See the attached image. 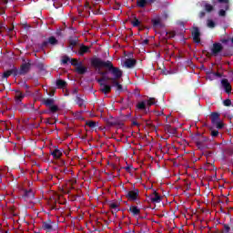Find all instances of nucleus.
Listing matches in <instances>:
<instances>
[{"label": "nucleus", "mask_w": 233, "mask_h": 233, "mask_svg": "<svg viewBox=\"0 0 233 233\" xmlns=\"http://www.w3.org/2000/svg\"><path fill=\"white\" fill-rule=\"evenodd\" d=\"M90 63L93 68H107L113 76V77H109V81L111 82L114 80L117 81V79H121V77H123V71L120 70L119 67L114 66V64H112V61L110 60L104 61L97 56H94L90 59Z\"/></svg>", "instance_id": "f257e3e1"}, {"label": "nucleus", "mask_w": 233, "mask_h": 233, "mask_svg": "<svg viewBox=\"0 0 233 233\" xmlns=\"http://www.w3.org/2000/svg\"><path fill=\"white\" fill-rule=\"evenodd\" d=\"M56 227H57V225H56V222L52 221L50 218L42 222V230H45L46 232H54Z\"/></svg>", "instance_id": "f03ea898"}, {"label": "nucleus", "mask_w": 233, "mask_h": 233, "mask_svg": "<svg viewBox=\"0 0 233 233\" xmlns=\"http://www.w3.org/2000/svg\"><path fill=\"white\" fill-rule=\"evenodd\" d=\"M30 68H32V64L30 62L22 64L20 69H17V76H26V74L30 72Z\"/></svg>", "instance_id": "7ed1b4c3"}, {"label": "nucleus", "mask_w": 233, "mask_h": 233, "mask_svg": "<svg viewBox=\"0 0 233 233\" xmlns=\"http://www.w3.org/2000/svg\"><path fill=\"white\" fill-rule=\"evenodd\" d=\"M22 198L24 201H26V203H32V200H34L35 198V194L32 191V189H25Z\"/></svg>", "instance_id": "20e7f679"}, {"label": "nucleus", "mask_w": 233, "mask_h": 233, "mask_svg": "<svg viewBox=\"0 0 233 233\" xmlns=\"http://www.w3.org/2000/svg\"><path fill=\"white\" fill-rule=\"evenodd\" d=\"M103 68H95V70H97V74H99V76H102L101 78L97 79V83H99V85H103V82L105 81H110V76H107L108 72L106 71H102Z\"/></svg>", "instance_id": "39448f33"}, {"label": "nucleus", "mask_w": 233, "mask_h": 233, "mask_svg": "<svg viewBox=\"0 0 233 233\" xmlns=\"http://www.w3.org/2000/svg\"><path fill=\"white\" fill-rule=\"evenodd\" d=\"M126 198L128 201H137V198H139V189L135 188L134 190L127 191Z\"/></svg>", "instance_id": "423d86ee"}, {"label": "nucleus", "mask_w": 233, "mask_h": 233, "mask_svg": "<svg viewBox=\"0 0 233 233\" xmlns=\"http://www.w3.org/2000/svg\"><path fill=\"white\" fill-rule=\"evenodd\" d=\"M74 54H76V56L83 57L85 54H90V46H86L85 44H81L78 51H74Z\"/></svg>", "instance_id": "0eeeda50"}, {"label": "nucleus", "mask_w": 233, "mask_h": 233, "mask_svg": "<svg viewBox=\"0 0 233 233\" xmlns=\"http://www.w3.org/2000/svg\"><path fill=\"white\" fill-rule=\"evenodd\" d=\"M191 35H192L194 43H197L198 45H199V43H201V32H199V27H193V30L191 31Z\"/></svg>", "instance_id": "6e6552de"}, {"label": "nucleus", "mask_w": 233, "mask_h": 233, "mask_svg": "<svg viewBox=\"0 0 233 233\" xmlns=\"http://www.w3.org/2000/svg\"><path fill=\"white\" fill-rule=\"evenodd\" d=\"M68 48H70L73 53L76 52V49H74V47L79 45V38L77 36H70L68 40Z\"/></svg>", "instance_id": "1a4fd4ad"}, {"label": "nucleus", "mask_w": 233, "mask_h": 233, "mask_svg": "<svg viewBox=\"0 0 233 233\" xmlns=\"http://www.w3.org/2000/svg\"><path fill=\"white\" fill-rule=\"evenodd\" d=\"M221 86H222V88H224L226 94L232 93V86L230 85V82H228V79H227V78L222 79Z\"/></svg>", "instance_id": "9d476101"}, {"label": "nucleus", "mask_w": 233, "mask_h": 233, "mask_svg": "<svg viewBox=\"0 0 233 233\" xmlns=\"http://www.w3.org/2000/svg\"><path fill=\"white\" fill-rule=\"evenodd\" d=\"M57 43H58V41L56 39L55 36H50L48 38V41H44L41 44V48H42V50H45V48H46L48 46V45L56 46V45H57Z\"/></svg>", "instance_id": "9b49d317"}, {"label": "nucleus", "mask_w": 233, "mask_h": 233, "mask_svg": "<svg viewBox=\"0 0 233 233\" xmlns=\"http://www.w3.org/2000/svg\"><path fill=\"white\" fill-rule=\"evenodd\" d=\"M220 52H223V45L221 43L213 44V47L211 48L212 56H218Z\"/></svg>", "instance_id": "f8f14e48"}, {"label": "nucleus", "mask_w": 233, "mask_h": 233, "mask_svg": "<svg viewBox=\"0 0 233 233\" xmlns=\"http://www.w3.org/2000/svg\"><path fill=\"white\" fill-rule=\"evenodd\" d=\"M10 76H14L15 77H16L17 75V67L14 66L13 68L5 71L3 74V78L4 79H7V77H10Z\"/></svg>", "instance_id": "ddd939ff"}, {"label": "nucleus", "mask_w": 233, "mask_h": 233, "mask_svg": "<svg viewBox=\"0 0 233 233\" xmlns=\"http://www.w3.org/2000/svg\"><path fill=\"white\" fill-rule=\"evenodd\" d=\"M151 203H161L162 198L157 193V191L154 190V192L149 196Z\"/></svg>", "instance_id": "4468645a"}, {"label": "nucleus", "mask_w": 233, "mask_h": 233, "mask_svg": "<svg viewBox=\"0 0 233 233\" xmlns=\"http://www.w3.org/2000/svg\"><path fill=\"white\" fill-rule=\"evenodd\" d=\"M156 0H137V6L138 8H145L147 5H154Z\"/></svg>", "instance_id": "2eb2a0df"}, {"label": "nucleus", "mask_w": 233, "mask_h": 233, "mask_svg": "<svg viewBox=\"0 0 233 233\" xmlns=\"http://www.w3.org/2000/svg\"><path fill=\"white\" fill-rule=\"evenodd\" d=\"M207 141H208V137H201L200 138H198L196 142L198 148L203 150V148H205V143H207Z\"/></svg>", "instance_id": "dca6fc26"}, {"label": "nucleus", "mask_w": 233, "mask_h": 233, "mask_svg": "<svg viewBox=\"0 0 233 233\" xmlns=\"http://www.w3.org/2000/svg\"><path fill=\"white\" fill-rule=\"evenodd\" d=\"M76 72H77V74H79L80 76H84V74H86V72H88V68L83 66V63L79 62V66H76Z\"/></svg>", "instance_id": "f3484780"}, {"label": "nucleus", "mask_w": 233, "mask_h": 233, "mask_svg": "<svg viewBox=\"0 0 233 233\" xmlns=\"http://www.w3.org/2000/svg\"><path fill=\"white\" fill-rule=\"evenodd\" d=\"M15 99V103L19 105L23 101V99H25V94H23V92H21L20 90H16Z\"/></svg>", "instance_id": "a211bd4d"}, {"label": "nucleus", "mask_w": 233, "mask_h": 233, "mask_svg": "<svg viewBox=\"0 0 233 233\" xmlns=\"http://www.w3.org/2000/svg\"><path fill=\"white\" fill-rule=\"evenodd\" d=\"M129 212L134 218H136V216H139V214H141V209L137 208V206H130Z\"/></svg>", "instance_id": "6ab92c4d"}, {"label": "nucleus", "mask_w": 233, "mask_h": 233, "mask_svg": "<svg viewBox=\"0 0 233 233\" xmlns=\"http://www.w3.org/2000/svg\"><path fill=\"white\" fill-rule=\"evenodd\" d=\"M151 23L154 28H163V23H161V18H153Z\"/></svg>", "instance_id": "aec40b11"}, {"label": "nucleus", "mask_w": 233, "mask_h": 233, "mask_svg": "<svg viewBox=\"0 0 233 233\" xmlns=\"http://www.w3.org/2000/svg\"><path fill=\"white\" fill-rule=\"evenodd\" d=\"M137 63V60L133 59V58H127L125 61V65H126L127 68H134V66H136Z\"/></svg>", "instance_id": "412c9836"}, {"label": "nucleus", "mask_w": 233, "mask_h": 233, "mask_svg": "<svg viewBox=\"0 0 233 233\" xmlns=\"http://www.w3.org/2000/svg\"><path fill=\"white\" fill-rule=\"evenodd\" d=\"M51 156H53L54 159H59L61 156H63V150L55 148L53 151H51Z\"/></svg>", "instance_id": "4be33fe9"}, {"label": "nucleus", "mask_w": 233, "mask_h": 233, "mask_svg": "<svg viewBox=\"0 0 233 233\" xmlns=\"http://www.w3.org/2000/svg\"><path fill=\"white\" fill-rule=\"evenodd\" d=\"M100 86H102L101 92H103V94H109V92H112V86L100 84Z\"/></svg>", "instance_id": "5701e85b"}, {"label": "nucleus", "mask_w": 233, "mask_h": 233, "mask_svg": "<svg viewBox=\"0 0 233 233\" xmlns=\"http://www.w3.org/2000/svg\"><path fill=\"white\" fill-rule=\"evenodd\" d=\"M219 113H218V112H212L211 114H210V117H211V123L213 124V125H216V123H218V121H219Z\"/></svg>", "instance_id": "b1692460"}, {"label": "nucleus", "mask_w": 233, "mask_h": 233, "mask_svg": "<svg viewBox=\"0 0 233 233\" xmlns=\"http://www.w3.org/2000/svg\"><path fill=\"white\" fill-rule=\"evenodd\" d=\"M212 3L214 5V6H216L217 3H220V5H226L225 10H228V8H229V5H228L229 1L228 0H212Z\"/></svg>", "instance_id": "393cba45"}, {"label": "nucleus", "mask_w": 233, "mask_h": 233, "mask_svg": "<svg viewBox=\"0 0 233 233\" xmlns=\"http://www.w3.org/2000/svg\"><path fill=\"white\" fill-rule=\"evenodd\" d=\"M165 130H166V132H168V134H173V136L177 133V128L172 127V126H170V125H166Z\"/></svg>", "instance_id": "a878e982"}, {"label": "nucleus", "mask_w": 233, "mask_h": 233, "mask_svg": "<svg viewBox=\"0 0 233 233\" xmlns=\"http://www.w3.org/2000/svg\"><path fill=\"white\" fill-rule=\"evenodd\" d=\"M111 84L113 85V86H116L118 94H121V92H123V86L121 84H119V81L117 80H113L111 82Z\"/></svg>", "instance_id": "bb28decb"}, {"label": "nucleus", "mask_w": 233, "mask_h": 233, "mask_svg": "<svg viewBox=\"0 0 233 233\" xmlns=\"http://www.w3.org/2000/svg\"><path fill=\"white\" fill-rule=\"evenodd\" d=\"M43 105L46 106H52L55 103L54 98H44L42 100Z\"/></svg>", "instance_id": "cd10ccee"}, {"label": "nucleus", "mask_w": 233, "mask_h": 233, "mask_svg": "<svg viewBox=\"0 0 233 233\" xmlns=\"http://www.w3.org/2000/svg\"><path fill=\"white\" fill-rule=\"evenodd\" d=\"M131 25L134 26V28H137L141 26V21L137 19L136 16L133 17V20H131Z\"/></svg>", "instance_id": "c85d7f7f"}, {"label": "nucleus", "mask_w": 233, "mask_h": 233, "mask_svg": "<svg viewBox=\"0 0 233 233\" xmlns=\"http://www.w3.org/2000/svg\"><path fill=\"white\" fill-rule=\"evenodd\" d=\"M66 81L62 80V79H57L56 80V86L57 88H66Z\"/></svg>", "instance_id": "c756f323"}, {"label": "nucleus", "mask_w": 233, "mask_h": 233, "mask_svg": "<svg viewBox=\"0 0 233 233\" xmlns=\"http://www.w3.org/2000/svg\"><path fill=\"white\" fill-rule=\"evenodd\" d=\"M137 110H147V102L141 101L137 104Z\"/></svg>", "instance_id": "7c9ffc66"}, {"label": "nucleus", "mask_w": 233, "mask_h": 233, "mask_svg": "<svg viewBox=\"0 0 233 233\" xmlns=\"http://www.w3.org/2000/svg\"><path fill=\"white\" fill-rule=\"evenodd\" d=\"M56 112H59V106L53 104V106H49V112L47 114H56Z\"/></svg>", "instance_id": "2f4dec72"}, {"label": "nucleus", "mask_w": 233, "mask_h": 233, "mask_svg": "<svg viewBox=\"0 0 233 233\" xmlns=\"http://www.w3.org/2000/svg\"><path fill=\"white\" fill-rule=\"evenodd\" d=\"M75 101H76V105H78V106H80V107L85 106V100L83 98H81V96H76Z\"/></svg>", "instance_id": "473e14b6"}, {"label": "nucleus", "mask_w": 233, "mask_h": 233, "mask_svg": "<svg viewBox=\"0 0 233 233\" xmlns=\"http://www.w3.org/2000/svg\"><path fill=\"white\" fill-rule=\"evenodd\" d=\"M204 9L206 12H208V14H210V12H213L214 11V5L208 4V3H206L204 5Z\"/></svg>", "instance_id": "72a5a7b5"}, {"label": "nucleus", "mask_w": 233, "mask_h": 233, "mask_svg": "<svg viewBox=\"0 0 233 233\" xmlns=\"http://www.w3.org/2000/svg\"><path fill=\"white\" fill-rule=\"evenodd\" d=\"M222 232L224 233H232L233 230L232 228H230V226L228 224H223V229H222Z\"/></svg>", "instance_id": "f704fd0d"}, {"label": "nucleus", "mask_w": 233, "mask_h": 233, "mask_svg": "<svg viewBox=\"0 0 233 233\" xmlns=\"http://www.w3.org/2000/svg\"><path fill=\"white\" fill-rule=\"evenodd\" d=\"M207 26L208 28H216V22H214L213 20L208 19Z\"/></svg>", "instance_id": "c9c22d12"}, {"label": "nucleus", "mask_w": 233, "mask_h": 233, "mask_svg": "<svg viewBox=\"0 0 233 233\" xmlns=\"http://www.w3.org/2000/svg\"><path fill=\"white\" fill-rule=\"evenodd\" d=\"M157 100L155 97H149L147 100V106H152V105H156Z\"/></svg>", "instance_id": "e433bc0d"}, {"label": "nucleus", "mask_w": 233, "mask_h": 233, "mask_svg": "<svg viewBox=\"0 0 233 233\" xmlns=\"http://www.w3.org/2000/svg\"><path fill=\"white\" fill-rule=\"evenodd\" d=\"M86 125L87 127H89V128H96V127H97V123L92 121V120H89L86 123Z\"/></svg>", "instance_id": "4c0bfd02"}, {"label": "nucleus", "mask_w": 233, "mask_h": 233, "mask_svg": "<svg viewBox=\"0 0 233 233\" xmlns=\"http://www.w3.org/2000/svg\"><path fill=\"white\" fill-rule=\"evenodd\" d=\"M68 61H70V57H68V56H64L62 57L61 63L62 65H67Z\"/></svg>", "instance_id": "58836bf2"}, {"label": "nucleus", "mask_w": 233, "mask_h": 233, "mask_svg": "<svg viewBox=\"0 0 233 233\" xmlns=\"http://www.w3.org/2000/svg\"><path fill=\"white\" fill-rule=\"evenodd\" d=\"M36 68H38V70H40V72H45L46 69L45 68V64L43 63H38L36 65Z\"/></svg>", "instance_id": "ea45409f"}, {"label": "nucleus", "mask_w": 233, "mask_h": 233, "mask_svg": "<svg viewBox=\"0 0 233 233\" xmlns=\"http://www.w3.org/2000/svg\"><path fill=\"white\" fill-rule=\"evenodd\" d=\"M215 125L218 130H221V128H223L225 127V124H223V122H221L219 120Z\"/></svg>", "instance_id": "a19ab883"}, {"label": "nucleus", "mask_w": 233, "mask_h": 233, "mask_svg": "<svg viewBox=\"0 0 233 233\" xmlns=\"http://www.w3.org/2000/svg\"><path fill=\"white\" fill-rule=\"evenodd\" d=\"M224 106H232V100L230 99H226L223 101Z\"/></svg>", "instance_id": "79ce46f5"}, {"label": "nucleus", "mask_w": 233, "mask_h": 233, "mask_svg": "<svg viewBox=\"0 0 233 233\" xmlns=\"http://www.w3.org/2000/svg\"><path fill=\"white\" fill-rule=\"evenodd\" d=\"M218 15L220 17H225L227 15V10L225 9H220L219 12H218Z\"/></svg>", "instance_id": "37998d69"}, {"label": "nucleus", "mask_w": 233, "mask_h": 233, "mask_svg": "<svg viewBox=\"0 0 233 233\" xmlns=\"http://www.w3.org/2000/svg\"><path fill=\"white\" fill-rule=\"evenodd\" d=\"M71 65L72 66H79V62L76 58L71 59Z\"/></svg>", "instance_id": "c03bdc74"}, {"label": "nucleus", "mask_w": 233, "mask_h": 233, "mask_svg": "<svg viewBox=\"0 0 233 233\" xmlns=\"http://www.w3.org/2000/svg\"><path fill=\"white\" fill-rule=\"evenodd\" d=\"M117 207H119V205L116 202H110L109 203V208H110L116 209V208H117Z\"/></svg>", "instance_id": "a18cd8bd"}, {"label": "nucleus", "mask_w": 233, "mask_h": 233, "mask_svg": "<svg viewBox=\"0 0 233 233\" xmlns=\"http://www.w3.org/2000/svg\"><path fill=\"white\" fill-rule=\"evenodd\" d=\"M211 136H212V137H218V136H219V131L212 130L211 131Z\"/></svg>", "instance_id": "49530a36"}, {"label": "nucleus", "mask_w": 233, "mask_h": 233, "mask_svg": "<svg viewBox=\"0 0 233 233\" xmlns=\"http://www.w3.org/2000/svg\"><path fill=\"white\" fill-rule=\"evenodd\" d=\"M70 172H72V170H70L66 167H64V168L61 169L62 174H70Z\"/></svg>", "instance_id": "de8ad7c7"}, {"label": "nucleus", "mask_w": 233, "mask_h": 233, "mask_svg": "<svg viewBox=\"0 0 233 233\" xmlns=\"http://www.w3.org/2000/svg\"><path fill=\"white\" fill-rule=\"evenodd\" d=\"M205 15H207V13H205L204 11H201V12L198 14L199 19H203V17H205Z\"/></svg>", "instance_id": "09e8293b"}, {"label": "nucleus", "mask_w": 233, "mask_h": 233, "mask_svg": "<svg viewBox=\"0 0 233 233\" xmlns=\"http://www.w3.org/2000/svg\"><path fill=\"white\" fill-rule=\"evenodd\" d=\"M167 34H168V35H169V39H172V38H174V36L176 35V31H172V32L167 33Z\"/></svg>", "instance_id": "8fccbe9b"}, {"label": "nucleus", "mask_w": 233, "mask_h": 233, "mask_svg": "<svg viewBox=\"0 0 233 233\" xmlns=\"http://www.w3.org/2000/svg\"><path fill=\"white\" fill-rule=\"evenodd\" d=\"M46 125H56V122H52L50 118H47V120L46 121Z\"/></svg>", "instance_id": "3c124183"}, {"label": "nucleus", "mask_w": 233, "mask_h": 233, "mask_svg": "<svg viewBox=\"0 0 233 233\" xmlns=\"http://www.w3.org/2000/svg\"><path fill=\"white\" fill-rule=\"evenodd\" d=\"M162 17L164 19H168V13L167 12H164L163 15H162Z\"/></svg>", "instance_id": "603ef678"}, {"label": "nucleus", "mask_w": 233, "mask_h": 233, "mask_svg": "<svg viewBox=\"0 0 233 233\" xmlns=\"http://www.w3.org/2000/svg\"><path fill=\"white\" fill-rule=\"evenodd\" d=\"M135 96H137V97H140L141 94H139V90L138 89L135 90Z\"/></svg>", "instance_id": "864d4df0"}, {"label": "nucleus", "mask_w": 233, "mask_h": 233, "mask_svg": "<svg viewBox=\"0 0 233 233\" xmlns=\"http://www.w3.org/2000/svg\"><path fill=\"white\" fill-rule=\"evenodd\" d=\"M132 125H134V127H139V123H137V121L135 120L132 121Z\"/></svg>", "instance_id": "5fc2aeb1"}, {"label": "nucleus", "mask_w": 233, "mask_h": 233, "mask_svg": "<svg viewBox=\"0 0 233 233\" xmlns=\"http://www.w3.org/2000/svg\"><path fill=\"white\" fill-rule=\"evenodd\" d=\"M148 43H149V40L145 39V40H143L142 45H148Z\"/></svg>", "instance_id": "6e6d98bb"}, {"label": "nucleus", "mask_w": 233, "mask_h": 233, "mask_svg": "<svg viewBox=\"0 0 233 233\" xmlns=\"http://www.w3.org/2000/svg\"><path fill=\"white\" fill-rule=\"evenodd\" d=\"M24 86H25V88H26V89L30 88V86H28L27 84H24Z\"/></svg>", "instance_id": "4d7b16f0"}, {"label": "nucleus", "mask_w": 233, "mask_h": 233, "mask_svg": "<svg viewBox=\"0 0 233 233\" xmlns=\"http://www.w3.org/2000/svg\"><path fill=\"white\" fill-rule=\"evenodd\" d=\"M5 5H8V0H2Z\"/></svg>", "instance_id": "13d9d810"}, {"label": "nucleus", "mask_w": 233, "mask_h": 233, "mask_svg": "<svg viewBox=\"0 0 233 233\" xmlns=\"http://www.w3.org/2000/svg\"><path fill=\"white\" fill-rule=\"evenodd\" d=\"M215 75L217 76V77H221V75L219 73H216Z\"/></svg>", "instance_id": "bf43d9fd"}, {"label": "nucleus", "mask_w": 233, "mask_h": 233, "mask_svg": "<svg viewBox=\"0 0 233 233\" xmlns=\"http://www.w3.org/2000/svg\"><path fill=\"white\" fill-rule=\"evenodd\" d=\"M0 14H5V10L4 9H0Z\"/></svg>", "instance_id": "052dcab7"}, {"label": "nucleus", "mask_w": 233, "mask_h": 233, "mask_svg": "<svg viewBox=\"0 0 233 233\" xmlns=\"http://www.w3.org/2000/svg\"><path fill=\"white\" fill-rule=\"evenodd\" d=\"M12 30H14V28H10V29H9V32H12Z\"/></svg>", "instance_id": "680f3d73"}, {"label": "nucleus", "mask_w": 233, "mask_h": 233, "mask_svg": "<svg viewBox=\"0 0 233 233\" xmlns=\"http://www.w3.org/2000/svg\"><path fill=\"white\" fill-rule=\"evenodd\" d=\"M223 43H227V40H223Z\"/></svg>", "instance_id": "e2e57ef3"}, {"label": "nucleus", "mask_w": 233, "mask_h": 233, "mask_svg": "<svg viewBox=\"0 0 233 233\" xmlns=\"http://www.w3.org/2000/svg\"><path fill=\"white\" fill-rule=\"evenodd\" d=\"M62 165H65V161H62Z\"/></svg>", "instance_id": "0e129e2a"}, {"label": "nucleus", "mask_w": 233, "mask_h": 233, "mask_svg": "<svg viewBox=\"0 0 233 233\" xmlns=\"http://www.w3.org/2000/svg\"><path fill=\"white\" fill-rule=\"evenodd\" d=\"M140 218H141V219H143L144 217H140Z\"/></svg>", "instance_id": "69168bd1"}]
</instances>
